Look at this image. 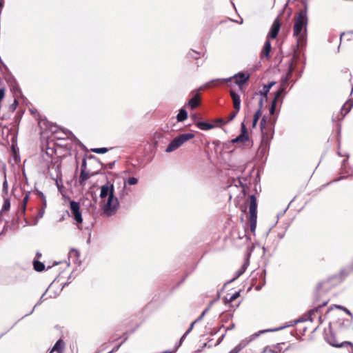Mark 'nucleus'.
I'll use <instances>...</instances> for the list:
<instances>
[{
    "mask_svg": "<svg viewBox=\"0 0 353 353\" xmlns=\"http://www.w3.org/2000/svg\"><path fill=\"white\" fill-rule=\"evenodd\" d=\"M339 281L337 276H333L319 283L312 295V301L316 306L298 321L302 322L307 320L313 321L316 314H320L321 309L326 306L329 302V299L325 296L326 292L336 286Z\"/></svg>",
    "mask_w": 353,
    "mask_h": 353,
    "instance_id": "1",
    "label": "nucleus"
},
{
    "mask_svg": "<svg viewBox=\"0 0 353 353\" xmlns=\"http://www.w3.org/2000/svg\"><path fill=\"white\" fill-rule=\"evenodd\" d=\"M307 23H294L293 34L296 39L297 46L303 48L307 42Z\"/></svg>",
    "mask_w": 353,
    "mask_h": 353,
    "instance_id": "2",
    "label": "nucleus"
},
{
    "mask_svg": "<svg viewBox=\"0 0 353 353\" xmlns=\"http://www.w3.org/2000/svg\"><path fill=\"white\" fill-rule=\"evenodd\" d=\"M250 199L249 205V223L250 231L252 234L255 233L256 228V219H257V202L256 198L254 195H251Z\"/></svg>",
    "mask_w": 353,
    "mask_h": 353,
    "instance_id": "3",
    "label": "nucleus"
},
{
    "mask_svg": "<svg viewBox=\"0 0 353 353\" xmlns=\"http://www.w3.org/2000/svg\"><path fill=\"white\" fill-rule=\"evenodd\" d=\"M194 137V134L192 133H185L179 134L170 143L165 151L167 152L174 151L180 146H181L184 143L193 139Z\"/></svg>",
    "mask_w": 353,
    "mask_h": 353,
    "instance_id": "4",
    "label": "nucleus"
},
{
    "mask_svg": "<svg viewBox=\"0 0 353 353\" xmlns=\"http://www.w3.org/2000/svg\"><path fill=\"white\" fill-rule=\"evenodd\" d=\"M119 206L118 199L114 195H110L102 207L103 214L111 216L116 214Z\"/></svg>",
    "mask_w": 353,
    "mask_h": 353,
    "instance_id": "5",
    "label": "nucleus"
},
{
    "mask_svg": "<svg viewBox=\"0 0 353 353\" xmlns=\"http://www.w3.org/2000/svg\"><path fill=\"white\" fill-rule=\"evenodd\" d=\"M302 8L296 13L294 22H307V0H301Z\"/></svg>",
    "mask_w": 353,
    "mask_h": 353,
    "instance_id": "6",
    "label": "nucleus"
},
{
    "mask_svg": "<svg viewBox=\"0 0 353 353\" xmlns=\"http://www.w3.org/2000/svg\"><path fill=\"white\" fill-rule=\"evenodd\" d=\"M70 208L72 216L76 221L77 225L83 222L81 213L80 212V205L78 202L71 201L70 202Z\"/></svg>",
    "mask_w": 353,
    "mask_h": 353,
    "instance_id": "7",
    "label": "nucleus"
},
{
    "mask_svg": "<svg viewBox=\"0 0 353 353\" xmlns=\"http://www.w3.org/2000/svg\"><path fill=\"white\" fill-rule=\"evenodd\" d=\"M260 126H261V129L263 141L267 142L272 138L273 133L272 131V127L266 126V119H265V117H263L262 118V119L261 121Z\"/></svg>",
    "mask_w": 353,
    "mask_h": 353,
    "instance_id": "8",
    "label": "nucleus"
},
{
    "mask_svg": "<svg viewBox=\"0 0 353 353\" xmlns=\"http://www.w3.org/2000/svg\"><path fill=\"white\" fill-rule=\"evenodd\" d=\"M286 87H287V83H286V80H285V81H283L281 83V88L275 93L274 97L272 101L271 107L270 108V114L273 115L274 114L276 102H277L278 99H279V97L284 92L285 90L286 89Z\"/></svg>",
    "mask_w": 353,
    "mask_h": 353,
    "instance_id": "9",
    "label": "nucleus"
},
{
    "mask_svg": "<svg viewBox=\"0 0 353 353\" xmlns=\"http://www.w3.org/2000/svg\"><path fill=\"white\" fill-rule=\"evenodd\" d=\"M114 189L113 184L102 185L101 188L100 198L101 200H104L107 196H110L111 194L114 195Z\"/></svg>",
    "mask_w": 353,
    "mask_h": 353,
    "instance_id": "10",
    "label": "nucleus"
},
{
    "mask_svg": "<svg viewBox=\"0 0 353 353\" xmlns=\"http://www.w3.org/2000/svg\"><path fill=\"white\" fill-rule=\"evenodd\" d=\"M249 137L248 134L247 128L245 124L243 123L241 124V133L237 137L232 139V143H241L245 144L247 141H248Z\"/></svg>",
    "mask_w": 353,
    "mask_h": 353,
    "instance_id": "11",
    "label": "nucleus"
},
{
    "mask_svg": "<svg viewBox=\"0 0 353 353\" xmlns=\"http://www.w3.org/2000/svg\"><path fill=\"white\" fill-rule=\"evenodd\" d=\"M201 103V96L200 93L196 92L193 94V97L188 101V105L191 108V109L194 110L197 108Z\"/></svg>",
    "mask_w": 353,
    "mask_h": 353,
    "instance_id": "12",
    "label": "nucleus"
},
{
    "mask_svg": "<svg viewBox=\"0 0 353 353\" xmlns=\"http://www.w3.org/2000/svg\"><path fill=\"white\" fill-rule=\"evenodd\" d=\"M230 96L232 99L233 107L236 111H239L241 108L240 96L233 90H230Z\"/></svg>",
    "mask_w": 353,
    "mask_h": 353,
    "instance_id": "13",
    "label": "nucleus"
},
{
    "mask_svg": "<svg viewBox=\"0 0 353 353\" xmlns=\"http://www.w3.org/2000/svg\"><path fill=\"white\" fill-rule=\"evenodd\" d=\"M250 75L244 73H239L234 77L235 83L239 86L245 83L248 81Z\"/></svg>",
    "mask_w": 353,
    "mask_h": 353,
    "instance_id": "14",
    "label": "nucleus"
},
{
    "mask_svg": "<svg viewBox=\"0 0 353 353\" xmlns=\"http://www.w3.org/2000/svg\"><path fill=\"white\" fill-rule=\"evenodd\" d=\"M280 28L281 23H273L268 33V38L271 39L276 38Z\"/></svg>",
    "mask_w": 353,
    "mask_h": 353,
    "instance_id": "15",
    "label": "nucleus"
},
{
    "mask_svg": "<svg viewBox=\"0 0 353 353\" xmlns=\"http://www.w3.org/2000/svg\"><path fill=\"white\" fill-rule=\"evenodd\" d=\"M252 99L258 100V109L257 110H260L261 111V109L263 106L264 102H266L268 101V96L257 94L254 93Z\"/></svg>",
    "mask_w": 353,
    "mask_h": 353,
    "instance_id": "16",
    "label": "nucleus"
},
{
    "mask_svg": "<svg viewBox=\"0 0 353 353\" xmlns=\"http://www.w3.org/2000/svg\"><path fill=\"white\" fill-rule=\"evenodd\" d=\"M281 343H278L272 347H266L262 353H281L282 347H281Z\"/></svg>",
    "mask_w": 353,
    "mask_h": 353,
    "instance_id": "17",
    "label": "nucleus"
},
{
    "mask_svg": "<svg viewBox=\"0 0 353 353\" xmlns=\"http://www.w3.org/2000/svg\"><path fill=\"white\" fill-rule=\"evenodd\" d=\"M270 50H271V44H270V42L268 40L265 41L264 46L263 48V50L261 52V58L266 57L268 59Z\"/></svg>",
    "mask_w": 353,
    "mask_h": 353,
    "instance_id": "18",
    "label": "nucleus"
},
{
    "mask_svg": "<svg viewBox=\"0 0 353 353\" xmlns=\"http://www.w3.org/2000/svg\"><path fill=\"white\" fill-rule=\"evenodd\" d=\"M65 348V343L62 339L58 340L52 347V350L57 353H63Z\"/></svg>",
    "mask_w": 353,
    "mask_h": 353,
    "instance_id": "19",
    "label": "nucleus"
},
{
    "mask_svg": "<svg viewBox=\"0 0 353 353\" xmlns=\"http://www.w3.org/2000/svg\"><path fill=\"white\" fill-rule=\"evenodd\" d=\"M276 83L274 81L270 82L268 85H264L263 88L261 90H260L258 92H255L257 94H261L264 96H268V93L270 92V88L275 84Z\"/></svg>",
    "mask_w": 353,
    "mask_h": 353,
    "instance_id": "20",
    "label": "nucleus"
},
{
    "mask_svg": "<svg viewBox=\"0 0 353 353\" xmlns=\"http://www.w3.org/2000/svg\"><path fill=\"white\" fill-rule=\"evenodd\" d=\"M248 342L242 341L237 345H236L229 353H239L243 348L246 347Z\"/></svg>",
    "mask_w": 353,
    "mask_h": 353,
    "instance_id": "21",
    "label": "nucleus"
},
{
    "mask_svg": "<svg viewBox=\"0 0 353 353\" xmlns=\"http://www.w3.org/2000/svg\"><path fill=\"white\" fill-rule=\"evenodd\" d=\"M202 54L201 52H198L194 50H190L188 54L187 57L190 59H198L200 58L201 55Z\"/></svg>",
    "mask_w": 353,
    "mask_h": 353,
    "instance_id": "22",
    "label": "nucleus"
},
{
    "mask_svg": "<svg viewBox=\"0 0 353 353\" xmlns=\"http://www.w3.org/2000/svg\"><path fill=\"white\" fill-rule=\"evenodd\" d=\"M196 126L202 130H208L214 128V125L207 122H198Z\"/></svg>",
    "mask_w": 353,
    "mask_h": 353,
    "instance_id": "23",
    "label": "nucleus"
},
{
    "mask_svg": "<svg viewBox=\"0 0 353 353\" xmlns=\"http://www.w3.org/2000/svg\"><path fill=\"white\" fill-rule=\"evenodd\" d=\"M89 174L86 172L84 169H82L79 176L80 185H84L85 181L89 179Z\"/></svg>",
    "mask_w": 353,
    "mask_h": 353,
    "instance_id": "24",
    "label": "nucleus"
},
{
    "mask_svg": "<svg viewBox=\"0 0 353 353\" xmlns=\"http://www.w3.org/2000/svg\"><path fill=\"white\" fill-rule=\"evenodd\" d=\"M187 117L188 113L186 110L182 108L179 110V112L176 116V119L178 121H183L187 119Z\"/></svg>",
    "mask_w": 353,
    "mask_h": 353,
    "instance_id": "25",
    "label": "nucleus"
},
{
    "mask_svg": "<svg viewBox=\"0 0 353 353\" xmlns=\"http://www.w3.org/2000/svg\"><path fill=\"white\" fill-rule=\"evenodd\" d=\"M10 208V199L6 198L4 199L3 204L2 206L1 211L0 212L1 214H3L5 212H8Z\"/></svg>",
    "mask_w": 353,
    "mask_h": 353,
    "instance_id": "26",
    "label": "nucleus"
},
{
    "mask_svg": "<svg viewBox=\"0 0 353 353\" xmlns=\"http://www.w3.org/2000/svg\"><path fill=\"white\" fill-rule=\"evenodd\" d=\"M240 296V292H236L235 293H234L233 294H227V296H225V301L228 303H232L234 302L237 298H239Z\"/></svg>",
    "mask_w": 353,
    "mask_h": 353,
    "instance_id": "27",
    "label": "nucleus"
},
{
    "mask_svg": "<svg viewBox=\"0 0 353 353\" xmlns=\"http://www.w3.org/2000/svg\"><path fill=\"white\" fill-rule=\"evenodd\" d=\"M33 265L34 269L37 272H41L45 269V265L39 261H34Z\"/></svg>",
    "mask_w": 353,
    "mask_h": 353,
    "instance_id": "28",
    "label": "nucleus"
},
{
    "mask_svg": "<svg viewBox=\"0 0 353 353\" xmlns=\"http://www.w3.org/2000/svg\"><path fill=\"white\" fill-rule=\"evenodd\" d=\"M28 201H29V194H26L23 199L21 206V210L22 214H24L26 212V206H27V203H28Z\"/></svg>",
    "mask_w": 353,
    "mask_h": 353,
    "instance_id": "29",
    "label": "nucleus"
},
{
    "mask_svg": "<svg viewBox=\"0 0 353 353\" xmlns=\"http://www.w3.org/2000/svg\"><path fill=\"white\" fill-rule=\"evenodd\" d=\"M261 116V111L260 110H257L256 111V112L254 113L253 121H252V126L254 128L256 126Z\"/></svg>",
    "mask_w": 353,
    "mask_h": 353,
    "instance_id": "30",
    "label": "nucleus"
},
{
    "mask_svg": "<svg viewBox=\"0 0 353 353\" xmlns=\"http://www.w3.org/2000/svg\"><path fill=\"white\" fill-rule=\"evenodd\" d=\"M108 148H92L91 149V151L92 152L97 153V154H104L108 152Z\"/></svg>",
    "mask_w": 353,
    "mask_h": 353,
    "instance_id": "31",
    "label": "nucleus"
},
{
    "mask_svg": "<svg viewBox=\"0 0 353 353\" xmlns=\"http://www.w3.org/2000/svg\"><path fill=\"white\" fill-rule=\"evenodd\" d=\"M138 183V179L135 177H129L125 183H128L130 185H135Z\"/></svg>",
    "mask_w": 353,
    "mask_h": 353,
    "instance_id": "32",
    "label": "nucleus"
},
{
    "mask_svg": "<svg viewBox=\"0 0 353 353\" xmlns=\"http://www.w3.org/2000/svg\"><path fill=\"white\" fill-rule=\"evenodd\" d=\"M351 103H345L343 105V106L342 107V112H344L345 114H347L349 112V111L350 110V108H351Z\"/></svg>",
    "mask_w": 353,
    "mask_h": 353,
    "instance_id": "33",
    "label": "nucleus"
},
{
    "mask_svg": "<svg viewBox=\"0 0 353 353\" xmlns=\"http://www.w3.org/2000/svg\"><path fill=\"white\" fill-rule=\"evenodd\" d=\"M239 112V111H236V110L234 109V110L233 112H232L229 114L228 118V121H228V122H229V121H232V120L236 117V114H238V112Z\"/></svg>",
    "mask_w": 353,
    "mask_h": 353,
    "instance_id": "34",
    "label": "nucleus"
},
{
    "mask_svg": "<svg viewBox=\"0 0 353 353\" xmlns=\"http://www.w3.org/2000/svg\"><path fill=\"white\" fill-rule=\"evenodd\" d=\"M126 339H127V338H125L122 342H121L119 345L114 347L112 348V350L111 351H110L108 353H113V352L117 351L119 350V348L121 346V345L123 343V342L125 341Z\"/></svg>",
    "mask_w": 353,
    "mask_h": 353,
    "instance_id": "35",
    "label": "nucleus"
},
{
    "mask_svg": "<svg viewBox=\"0 0 353 353\" xmlns=\"http://www.w3.org/2000/svg\"><path fill=\"white\" fill-rule=\"evenodd\" d=\"M8 190V185L6 178L5 177V180L3 183V192H5L6 194H7Z\"/></svg>",
    "mask_w": 353,
    "mask_h": 353,
    "instance_id": "36",
    "label": "nucleus"
},
{
    "mask_svg": "<svg viewBox=\"0 0 353 353\" xmlns=\"http://www.w3.org/2000/svg\"><path fill=\"white\" fill-rule=\"evenodd\" d=\"M196 321H197V320H196V321H194V322H192V324L190 325V328H189V329L186 331V332L183 335V336H182V338H181V340H182L183 339H184V338L186 336V335H187V334H188V333H189V332L192 330L193 326H194V323L196 322Z\"/></svg>",
    "mask_w": 353,
    "mask_h": 353,
    "instance_id": "37",
    "label": "nucleus"
},
{
    "mask_svg": "<svg viewBox=\"0 0 353 353\" xmlns=\"http://www.w3.org/2000/svg\"><path fill=\"white\" fill-rule=\"evenodd\" d=\"M339 308L340 309H342L343 310H344L347 314H348L349 315H352L351 312L345 307H343L342 306H338Z\"/></svg>",
    "mask_w": 353,
    "mask_h": 353,
    "instance_id": "38",
    "label": "nucleus"
},
{
    "mask_svg": "<svg viewBox=\"0 0 353 353\" xmlns=\"http://www.w3.org/2000/svg\"><path fill=\"white\" fill-rule=\"evenodd\" d=\"M282 20H283V19H280V18H279V17H277L274 19V22L277 23V22H280V21H282Z\"/></svg>",
    "mask_w": 353,
    "mask_h": 353,
    "instance_id": "39",
    "label": "nucleus"
},
{
    "mask_svg": "<svg viewBox=\"0 0 353 353\" xmlns=\"http://www.w3.org/2000/svg\"><path fill=\"white\" fill-rule=\"evenodd\" d=\"M3 0H0V10L3 8Z\"/></svg>",
    "mask_w": 353,
    "mask_h": 353,
    "instance_id": "40",
    "label": "nucleus"
},
{
    "mask_svg": "<svg viewBox=\"0 0 353 353\" xmlns=\"http://www.w3.org/2000/svg\"><path fill=\"white\" fill-rule=\"evenodd\" d=\"M85 165H86L85 159H83V163H82V167H83V168H85Z\"/></svg>",
    "mask_w": 353,
    "mask_h": 353,
    "instance_id": "41",
    "label": "nucleus"
},
{
    "mask_svg": "<svg viewBox=\"0 0 353 353\" xmlns=\"http://www.w3.org/2000/svg\"><path fill=\"white\" fill-rule=\"evenodd\" d=\"M36 256H37V258H40V257L41 256V253H39V252H37V254H36Z\"/></svg>",
    "mask_w": 353,
    "mask_h": 353,
    "instance_id": "42",
    "label": "nucleus"
},
{
    "mask_svg": "<svg viewBox=\"0 0 353 353\" xmlns=\"http://www.w3.org/2000/svg\"><path fill=\"white\" fill-rule=\"evenodd\" d=\"M110 339H111L112 341H116V340L117 339V338H114V337L112 336V337L110 338Z\"/></svg>",
    "mask_w": 353,
    "mask_h": 353,
    "instance_id": "43",
    "label": "nucleus"
},
{
    "mask_svg": "<svg viewBox=\"0 0 353 353\" xmlns=\"http://www.w3.org/2000/svg\"><path fill=\"white\" fill-rule=\"evenodd\" d=\"M204 313H205V312H203L202 313V314L201 315V316H200L197 320H199V319H200L201 318H202V316L204 315Z\"/></svg>",
    "mask_w": 353,
    "mask_h": 353,
    "instance_id": "44",
    "label": "nucleus"
},
{
    "mask_svg": "<svg viewBox=\"0 0 353 353\" xmlns=\"http://www.w3.org/2000/svg\"><path fill=\"white\" fill-rule=\"evenodd\" d=\"M217 121H219V122H221V123H223V120H222L221 119H219L217 120Z\"/></svg>",
    "mask_w": 353,
    "mask_h": 353,
    "instance_id": "45",
    "label": "nucleus"
},
{
    "mask_svg": "<svg viewBox=\"0 0 353 353\" xmlns=\"http://www.w3.org/2000/svg\"><path fill=\"white\" fill-rule=\"evenodd\" d=\"M334 346H336V347H340L341 345H338V344H333Z\"/></svg>",
    "mask_w": 353,
    "mask_h": 353,
    "instance_id": "46",
    "label": "nucleus"
},
{
    "mask_svg": "<svg viewBox=\"0 0 353 353\" xmlns=\"http://www.w3.org/2000/svg\"><path fill=\"white\" fill-rule=\"evenodd\" d=\"M232 22H235V23H237L239 22L237 20H232Z\"/></svg>",
    "mask_w": 353,
    "mask_h": 353,
    "instance_id": "47",
    "label": "nucleus"
},
{
    "mask_svg": "<svg viewBox=\"0 0 353 353\" xmlns=\"http://www.w3.org/2000/svg\"><path fill=\"white\" fill-rule=\"evenodd\" d=\"M219 81H219V79H216V80H215V81H213L212 82L214 83V82H219Z\"/></svg>",
    "mask_w": 353,
    "mask_h": 353,
    "instance_id": "48",
    "label": "nucleus"
},
{
    "mask_svg": "<svg viewBox=\"0 0 353 353\" xmlns=\"http://www.w3.org/2000/svg\"><path fill=\"white\" fill-rule=\"evenodd\" d=\"M243 272V270L241 271V272H239V276L242 274Z\"/></svg>",
    "mask_w": 353,
    "mask_h": 353,
    "instance_id": "49",
    "label": "nucleus"
},
{
    "mask_svg": "<svg viewBox=\"0 0 353 353\" xmlns=\"http://www.w3.org/2000/svg\"><path fill=\"white\" fill-rule=\"evenodd\" d=\"M300 1L301 2V0H300Z\"/></svg>",
    "mask_w": 353,
    "mask_h": 353,
    "instance_id": "50",
    "label": "nucleus"
}]
</instances>
